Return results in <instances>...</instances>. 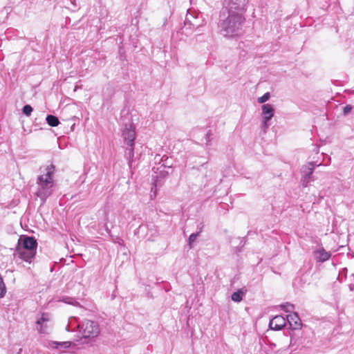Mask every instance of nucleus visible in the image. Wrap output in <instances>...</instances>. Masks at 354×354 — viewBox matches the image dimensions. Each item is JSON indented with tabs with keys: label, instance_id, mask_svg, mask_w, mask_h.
Here are the masks:
<instances>
[{
	"label": "nucleus",
	"instance_id": "f257e3e1",
	"mask_svg": "<svg viewBox=\"0 0 354 354\" xmlns=\"http://www.w3.org/2000/svg\"><path fill=\"white\" fill-rule=\"evenodd\" d=\"M244 20L243 14L241 12L232 9L230 11L222 10L218 25L220 33L227 37L239 35Z\"/></svg>",
	"mask_w": 354,
	"mask_h": 354
},
{
	"label": "nucleus",
	"instance_id": "f03ea898",
	"mask_svg": "<svg viewBox=\"0 0 354 354\" xmlns=\"http://www.w3.org/2000/svg\"><path fill=\"white\" fill-rule=\"evenodd\" d=\"M54 171L55 167L53 165H48L46 169V174L40 175L37 179V188L35 195L41 199L43 203L53 193Z\"/></svg>",
	"mask_w": 354,
	"mask_h": 354
},
{
	"label": "nucleus",
	"instance_id": "7ed1b4c3",
	"mask_svg": "<svg viewBox=\"0 0 354 354\" xmlns=\"http://www.w3.org/2000/svg\"><path fill=\"white\" fill-rule=\"evenodd\" d=\"M77 329L82 335V339L88 340L86 342L93 340L100 333L98 324L87 319H84L77 324Z\"/></svg>",
	"mask_w": 354,
	"mask_h": 354
},
{
	"label": "nucleus",
	"instance_id": "20e7f679",
	"mask_svg": "<svg viewBox=\"0 0 354 354\" xmlns=\"http://www.w3.org/2000/svg\"><path fill=\"white\" fill-rule=\"evenodd\" d=\"M37 330L39 333L48 334L53 326L51 315L44 313L36 322Z\"/></svg>",
	"mask_w": 354,
	"mask_h": 354
},
{
	"label": "nucleus",
	"instance_id": "39448f33",
	"mask_svg": "<svg viewBox=\"0 0 354 354\" xmlns=\"http://www.w3.org/2000/svg\"><path fill=\"white\" fill-rule=\"evenodd\" d=\"M245 0H224L223 8L225 11L236 10L237 12L244 14Z\"/></svg>",
	"mask_w": 354,
	"mask_h": 354
},
{
	"label": "nucleus",
	"instance_id": "423d86ee",
	"mask_svg": "<svg viewBox=\"0 0 354 354\" xmlns=\"http://www.w3.org/2000/svg\"><path fill=\"white\" fill-rule=\"evenodd\" d=\"M122 135L128 145L127 151H128L129 158H131L133 156V142L136 138L135 130L132 127H129L123 131Z\"/></svg>",
	"mask_w": 354,
	"mask_h": 354
},
{
	"label": "nucleus",
	"instance_id": "0eeeda50",
	"mask_svg": "<svg viewBox=\"0 0 354 354\" xmlns=\"http://www.w3.org/2000/svg\"><path fill=\"white\" fill-rule=\"evenodd\" d=\"M315 163L309 162L301 167V183L304 186L306 187L311 180L312 174L315 169Z\"/></svg>",
	"mask_w": 354,
	"mask_h": 354
},
{
	"label": "nucleus",
	"instance_id": "6e6552de",
	"mask_svg": "<svg viewBox=\"0 0 354 354\" xmlns=\"http://www.w3.org/2000/svg\"><path fill=\"white\" fill-rule=\"evenodd\" d=\"M37 241L34 237L25 236L21 237L18 241L17 248H24L28 250L36 251Z\"/></svg>",
	"mask_w": 354,
	"mask_h": 354
},
{
	"label": "nucleus",
	"instance_id": "1a4fd4ad",
	"mask_svg": "<svg viewBox=\"0 0 354 354\" xmlns=\"http://www.w3.org/2000/svg\"><path fill=\"white\" fill-rule=\"evenodd\" d=\"M274 110L272 106L270 104H266L262 106V115H263V127L267 129L270 124L268 122L274 115Z\"/></svg>",
	"mask_w": 354,
	"mask_h": 354
},
{
	"label": "nucleus",
	"instance_id": "9d476101",
	"mask_svg": "<svg viewBox=\"0 0 354 354\" xmlns=\"http://www.w3.org/2000/svg\"><path fill=\"white\" fill-rule=\"evenodd\" d=\"M286 319L281 315L274 317L269 323V327L272 330H279L286 326Z\"/></svg>",
	"mask_w": 354,
	"mask_h": 354
},
{
	"label": "nucleus",
	"instance_id": "9b49d317",
	"mask_svg": "<svg viewBox=\"0 0 354 354\" xmlns=\"http://www.w3.org/2000/svg\"><path fill=\"white\" fill-rule=\"evenodd\" d=\"M35 251L28 250L24 248H17L15 255L24 260L26 262L30 263L31 260L35 255Z\"/></svg>",
	"mask_w": 354,
	"mask_h": 354
},
{
	"label": "nucleus",
	"instance_id": "f8f14e48",
	"mask_svg": "<svg viewBox=\"0 0 354 354\" xmlns=\"http://www.w3.org/2000/svg\"><path fill=\"white\" fill-rule=\"evenodd\" d=\"M287 322L290 326L295 330L299 329L301 326V319L297 313H292L287 315Z\"/></svg>",
	"mask_w": 354,
	"mask_h": 354
},
{
	"label": "nucleus",
	"instance_id": "ddd939ff",
	"mask_svg": "<svg viewBox=\"0 0 354 354\" xmlns=\"http://www.w3.org/2000/svg\"><path fill=\"white\" fill-rule=\"evenodd\" d=\"M73 344L71 342H56L53 341L49 343L50 347L64 351L65 349L70 348Z\"/></svg>",
	"mask_w": 354,
	"mask_h": 354
},
{
	"label": "nucleus",
	"instance_id": "4468645a",
	"mask_svg": "<svg viewBox=\"0 0 354 354\" xmlns=\"http://www.w3.org/2000/svg\"><path fill=\"white\" fill-rule=\"evenodd\" d=\"M315 254H317L316 259L320 262H324L330 257V253L323 248L315 251Z\"/></svg>",
	"mask_w": 354,
	"mask_h": 354
},
{
	"label": "nucleus",
	"instance_id": "2eb2a0df",
	"mask_svg": "<svg viewBox=\"0 0 354 354\" xmlns=\"http://www.w3.org/2000/svg\"><path fill=\"white\" fill-rule=\"evenodd\" d=\"M46 120L50 127H57L59 124L58 118L53 115H47Z\"/></svg>",
	"mask_w": 354,
	"mask_h": 354
},
{
	"label": "nucleus",
	"instance_id": "dca6fc26",
	"mask_svg": "<svg viewBox=\"0 0 354 354\" xmlns=\"http://www.w3.org/2000/svg\"><path fill=\"white\" fill-rule=\"evenodd\" d=\"M243 292L238 290L232 295V300L236 302H240L242 300Z\"/></svg>",
	"mask_w": 354,
	"mask_h": 354
},
{
	"label": "nucleus",
	"instance_id": "f3484780",
	"mask_svg": "<svg viewBox=\"0 0 354 354\" xmlns=\"http://www.w3.org/2000/svg\"><path fill=\"white\" fill-rule=\"evenodd\" d=\"M59 301L73 306L78 304V302H77L73 298L69 297H63L62 299H59Z\"/></svg>",
	"mask_w": 354,
	"mask_h": 354
},
{
	"label": "nucleus",
	"instance_id": "a211bd4d",
	"mask_svg": "<svg viewBox=\"0 0 354 354\" xmlns=\"http://www.w3.org/2000/svg\"><path fill=\"white\" fill-rule=\"evenodd\" d=\"M269 98H270V93H266L261 97H259L257 101L259 103L261 104V103H264L266 101H268L269 100Z\"/></svg>",
	"mask_w": 354,
	"mask_h": 354
},
{
	"label": "nucleus",
	"instance_id": "6ab92c4d",
	"mask_svg": "<svg viewBox=\"0 0 354 354\" xmlns=\"http://www.w3.org/2000/svg\"><path fill=\"white\" fill-rule=\"evenodd\" d=\"M32 111V108L30 105H28V104L25 105L23 108V113L27 116L30 115Z\"/></svg>",
	"mask_w": 354,
	"mask_h": 354
},
{
	"label": "nucleus",
	"instance_id": "aec40b11",
	"mask_svg": "<svg viewBox=\"0 0 354 354\" xmlns=\"http://www.w3.org/2000/svg\"><path fill=\"white\" fill-rule=\"evenodd\" d=\"M198 236V233H193L189 237V245L192 248V243L196 240L197 236Z\"/></svg>",
	"mask_w": 354,
	"mask_h": 354
},
{
	"label": "nucleus",
	"instance_id": "412c9836",
	"mask_svg": "<svg viewBox=\"0 0 354 354\" xmlns=\"http://www.w3.org/2000/svg\"><path fill=\"white\" fill-rule=\"evenodd\" d=\"M281 307L286 312H292L294 308V306L290 304H286L285 305L281 306Z\"/></svg>",
	"mask_w": 354,
	"mask_h": 354
},
{
	"label": "nucleus",
	"instance_id": "4be33fe9",
	"mask_svg": "<svg viewBox=\"0 0 354 354\" xmlns=\"http://www.w3.org/2000/svg\"><path fill=\"white\" fill-rule=\"evenodd\" d=\"M352 110V106L351 105H346L344 108V113L345 115L348 114V113L351 112V111Z\"/></svg>",
	"mask_w": 354,
	"mask_h": 354
},
{
	"label": "nucleus",
	"instance_id": "5701e85b",
	"mask_svg": "<svg viewBox=\"0 0 354 354\" xmlns=\"http://www.w3.org/2000/svg\"><path fill=\"white\" fill-rule=\"evenodd\" d=\"M66 330L69 331V329H68V326H66Z\"/></svg>",
	"mask_w": 354,
	"mask_h": 354
}]
</instances>
